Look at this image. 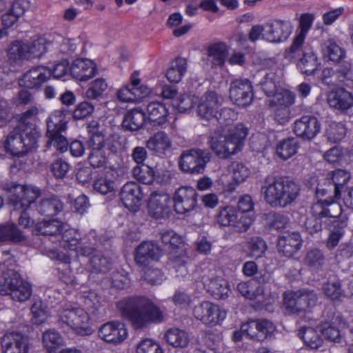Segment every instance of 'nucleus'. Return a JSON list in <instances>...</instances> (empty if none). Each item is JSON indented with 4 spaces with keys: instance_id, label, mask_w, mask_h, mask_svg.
<instances>
[{
    "instance_id": "obj_1",
    "label": "nucleus",
    "mask_w": 353,
    "mask_h": 353,
    "mask_svg": "<svg viewBox=\"0 0 353 353\" xmlns=\"http://www.w3.org/2000/svg\"><path fill=\"white\" fill-rule=\"evenodd\" d=\"M121 316L135 330L143 329L152 323H161L164 315L149 298L143 296L126 297L117 303Z\"/></svg>"
},
{
    "instance_id": "obj_2",
    "label": "nucleus",
    "mask_w": 353,
    "mask_h": 353,
    "mask_svg": "<svg viewBox=\"0 0 353 353\" xmlns=\"http://www.w3.org/2000/svg\"><path fill=\"white\" fill-rule=\"evenodd\" d=\"M261 194L272 208H285L296 201L300 186L290 177L268 175L262 182Z\"/></svg>"
},
{
    "instance_id": "obj_3",
    "label": "nucleus",
    "mask_w": 353,
    "mask_h": 353,
    "mask_svg": "<svg viewBox=\"0 0 353 353\" xmlns=\"http://www.w3.org/2000/svg\"><path fill=\"white\" fill-rule=\"evenodd\" d=\"M247 135L248 128L239 123L230 127L225 134L212 137L210 148L216 156L226 159L241 150Z\"/></svg>"
},
{
    "instance_id": "obj_4",
    "label": "nucleus",
    "mask_w": 353,
    "mask_h": 353,
    "mask_svg": "<svg viewBox=\"0 0 353 353\" xmlns=\"http://www.w3.org/2000/svg\"><path fill=\"white\" fill-rule=\"evenodd\" d=\"M90 246H84L81 248V254L90 256L88 268L92 274H103L111 269L112 261L100 250L101 244L95 230H91L87 235Z\"/></svg>"
},
{
    "instance_id": "obj_5",
    "label": "nucleus",
    "mask_w": 353,
    "mask_h": 353,
    "mask_svg": "<svg viewBox=\"0 0 353 353\" xmlns=\"http://www.w3.org/2000/svg\"><path fill=\"white\" fill-rule=\"evenodd\" d=\"M211 159V154L207 149L199 148L183 150L179 160L180 170L188 174H203L208 163Z\"/></svg>"
},
{
    "instance_id": "obj_6",
    "label": "nucleus",
    "mask_w": 353,
    "mask_h": 353,
    "mask_svg": "<svg viewBox=\"0 0 353 353\" xmlns=\"http://www.w3.org/2000/svg\"><path fill=\"white\" fill-rule=\"evenodd\" d=\"M88 321V315L84 310L77 307L63 310L59 315L58 323L63 332L72 330L79 335L86 336L92 332Z\"/></svg>"
},
{
    "instance_id": "obj_7",
    "label": "nucleus",
    "mask_w": 353,
    "mask_h": 353,
    "mask_svg": "<svg viewBox=\"0 0 353 353\" xmlns=\"http://www.w3.org/2000/svg\"><path fill=\"white\" fill-rule=\"evenodd\" d=\"M37 139L15 127L7 136L5 150L12 156L23 157L37 147Z\"/></svg>"
},
{
    "instance_id": "obj_8",
    "label": "nucleus",
    "mask_w": 353,
    "mask_h": 353,
    "mask_svg": "<svg viewBox=\"0 0 353 353\" xmlns=\"http://www.w3.org/2000/svg\"><path fill=\"white\" fill-rule=\"evenodd\" d=\"M317 301V294L314 290L301 289L284 294L283 304L290 314H299L307 312L314 307Z\"/></svg>"
},
{
    "instance_id": "obj_9",
    "label": "nucleus",
    "mask_w": 353,
    "mask_h": 353,
    "mask_svg": "<svg viewBox=\"0 0 353 353\" xmlns=\"http://www.w3.org/2000/svg\"><path fill=\"white\" fill-rule=\"evenodd\" d=\"M9 204L15 210H28L41 195V190L33 185L14 184L10 190Z\"/></svg>"
},
{
    "instance_id": "obj_10",
    "label": "nucleus",
    "mask_w": 353,
    "mask_h": 353,
    "mask_svg": "<svg viewBox=\"0 0 353 353\" xmlns=\"http://www.w3.org/2000/svg\"><path fill=\"white\" fill-rule=\"evenodd\" d=\"M67 128L66 122L63 121V114L61 111H55L47 121L46 135L49 138L48 144L63 153L67 151L68 142L62 132Z\"/></svg>"
},
{
    "instance_id": "obj_11",
    "label": "nucleus",
    "mask_w": 353,
    "mask_h": 353,
    "mask_svg": "<svg viewBox=\"0 0 353 353\" xmlns=\"http://www.w3.org/2000/svg\"><path fill=\"white\" fill-rule=\"evenodd\" d=\"M139 75L138 72H134L130 77V84L118 90L117 97L121 101L138 103L150 94V89L141 83Z\"/></svg>"
},
{
    "instance_id": "obj_12",
    "label": "nucleus",
    "mask_w": 353,
    "mask_h": 353,
    "mask_svg": "<svg viewBox=\"0 0 353 353\" xmlns=\"http://www.w3.org/2000/svg\"><path fill=\"white\" fill-rule=\"evenodd\" d=\"M196 190L191 186H181L173 195L174 208L177 214H185L197 207Z\"/></svg>"
},
{
    "instance_id": "obj_13",
    "label": "nucleus",
    "mask_w": 353,
    "mask_h": 353,
    "mask_svg": "<svg viewBox=\"0 0 353 353\" xmlns=\"http://www.w3.org/2000/svg\"><path fill=\"white\" fill-rule=\"evenodd\" d=\"M328 198H330V200L325 199L324 201L320 200L313 204L316 214L321 215L323 219H326L324 221L325 225L330 223V225H336L335 221H341L343 219L347 221L345 216H341L342 208L339 203L334 201L336 199L332 196H329Z\"/></svg>"
},
{
    "instance_id": "obj_14",
    "label": "nucleus",
    "mask_w": 353,
    "mask_h": 353,
    "mask_svg": "<svg viewBox=\"0 0 353 353\" xmlns=\"http://www.w3.org/2000/svg\"><path fill=\"white\" fill-rule=\"evenodd\" d=\"M193 314L196 319L206 325L219 324L226 316L225 310L209 301H203L196 305L193 310Z\"/></svg>"
},
{
    "instance_id": "obj_15",
    "label": "nucleus",
    "mask_w": 353,
    "mask_h": 353,
    "mask_svg": "<svg viewBox=\"0 0 353 353\" xmlns=\"http://www.w3.org/2000/svg\"><path fill=\"white\" fill-rule=\"evenodd\" d=\"M0 343L2 353H28L30 350L28 337L19 332L5 333Z\"/></svg>"
},
{
    "instance_id": "obj_16",
    "label": "nucleus",
    "mask_w": 353,
    "mask_h": 353,
    "mask_svg": "<svg viewBox=\"0 0 353 353\" xmlns=\"http://www.w3.org/2000/svg\"><path fill=\"white\" fill-rule=\"evenodd\" d=\"M230 97L238 106L249 105L254 98L251 82L247 79H236L231 83Z\"/></svg>"
},
{
    "instance_id": "obj_17",
    "label": "nucleus",
    "mask_w": 353,
    "mask_h": 353,
    "mask_svg": "<svg viewBox=\"0 0 353 353\" xmlns=\"http://www.w3.org/2000/svg\"><path fill=\"white\" fill-rule=\"evenodd\" d=\"M292 30L290 21L273 20L265 23V33L263 34L262 38L272 43L283 42L288 39Z\"/></svg>"
},
{
    "instance_id": "obj_18",
    "label": "nucleus",
    "mask_w": 353,
    "mask_h": 353,
    "mask_svg": "<svg viewBox=\"0 0 353 353\" xmlns=\"http://www.w3.org/2000/svg\"><path fill=\"white\" fill-rule=\"evenodd\" d=\"M321 130V124L312 115H305L296 119L293 124V132L303 140L314 139Z\"/></svg>"
},
{
    "instance_id": "obj_19",
    "label": "nucleus",
    "mask_w": 353,
    "mask_h": 353,
    "mask_svg": "<svg viewBox=\"0 0 353 353\" xmlns=\"http://www.w3.org/2000/svg\"><path fill=\"white\" fill-rule=\"evenodd\" d=\"M221 101L214 92H205L198 101L197 114L199 117L206 121L213 120L219 110Z\"/></svg>"
},
{
    "instance_id": "obj_20",
    "label": "nucleus",
    "mask_w": 353,
    "mask_h": 353,
    "mask_svg": "<svg viewBox=\"0 0 353 353\" xmlns=\"http://www.w3.org/2000/svg\"><path fill=\"white\" fill-rule=\"evenodd\" d=\"M50 69L47 67H34L19 79V85L28 89H38L50 79Z\"/></svg>"
},
{
    "instance_id": "obj_21",
    "label": "nucleus",
    "mask_w": 353,
    "mask_h": 353,
    "mask_svg": "<svg viewBox=\"0 0 353 353\" xmlns=\"http://www.w3.org/2000/svg\"><path fill=\"white\" fill-rule=\"evenodd\" d=\"M162 254V250L157 243L143 241L136 248L134 259L139 265H148L159 261Z\"/></svg>"
},
{
    "instance_id": "obj_22",
    "label": "nucleus",
    "mask_w": 353,
    "mask_h": 353,
    "mask_svg": "<svg viewBox=\"0 0 353 353\" xmlns=\"http://www.w3.org/2000/svg\"><path fill=\"white\" fill-rule=\"evenodd\" d=\"M170 196L163 191L152 192L148 207L150 215L155 218L163 219L167 216L170 212Z\"/></svg>"
},
{
    "instance_id": "obj_23",
    "label": "nucleus",
    "mask_w": 353,
    "mask_h": 353,
    "mask_svg": "<svg viewBox=\"0 0 353 353\" xmlns=\"http://www.w3.org/2000/svg\"><path fill=\"white\" fill-rule=\"evenodd\" d=\"M303 240L296 232H285L277 239V248L279 253L290 258L301 248Z\"/></svg>"
},
{
    "instance_id": "obj_24",
    "label": "nucleus",
    "mask_w": 353,
    "mask_h": 353,
    "mask_svg": "<svg viewBox=\"0 0 353 353\" xmlns=\"http://www.w3.org/2000/svg\"><path fill=\"white\" fill-rule=\"evenodd\" d=\"M201 280L207 292L215 299H221L228 296L230 288L228 281L224 279L215 276L210 270V274H204Z\"/></svg>"
},
{
    "instance_id": "obj_25",
    "label": "nucleus",
    "mask_w": 353,
    "mask_h": 353,
    "mask_svg": "<svg viewBox=\"0 0 353 353\" xmlns=\"http://www.w3.org/2000/svg\"><path fill=\"white\" fill-rule=\"evenodd\" d=\"M120 196L125 208L137 210L143 198L141 188L137 183L128 182L122 187Z\"/></svg>"
},
{
    "instance_id": "obj_26",
    "label": "nucleus",
    "mask_w": 353,
    "mask_h": 353,
    "mask_svg": "<svg viewBox=\"0 0 353 353\" xmlns=\"http://www.w3.org/2000/svg\"><path fill=\"white\" fill-rule=\"evenodd\" d=\"M99 336L106 342L118 343L125 339L128 331L123 323L108 322L101 326Z\"/></svg>"
},
{
    "instance_id": "obj_27",
    "label": "nucleus",
    "mask_w": 353,
    "mask_h": 353,
    "mask_svg": "<svg viewBox=\"0 0 353 353\" xmlns=\"http://www.w3.org/2000/svg\"><path fill=\"white\" fill-rule=\"evenodd\" d=\"M248 323V338L257 341H263L274 333L275 326L267 320L251 321Z\"/></svg>"
},
{
    "instance_id": "obj_28",
    "label": "nucleus",
    "mask_w": 353,
    "mask_h": 353,
    "mask_svg": "<svg viewBox=\"0 0 353 353\" xmlns=\"http://www.w3.org/2000/svg\"><path fill=\"white\" fill-rule=\"evenodd\" d=\"M12 259H8L0 263V294L3 296L8 294L21 277L16 270L8 267L12 265Z\"/></svg>"
},
{
    "instance_id": "obj_29",
    "label": "nucleus",
    "mask_w": 353,
    "mask_h": 353,
    "mask_svg": "<svg viewBox=\"0 0 353 353\" xmlns=\"http://www.w3.org/2000/svg\"><path fill=\"white\" fill-rule=\"evenodd\" d=\"M95 63L88 59L74 60L70 68L72 77L81 81H86L92 78L96 72Z\"/></svg>"
},
{
    "instance_id": "obj_30",
    "label": "nucleus",
    "mask_w": 353,
    "mask_h": 353,
    "mask_svg": "<svg viewBox=\"0 0 353 353\" xmlns=\"http://www.w3.org/2000/svg\"><path fill=\"white\" fill-rule=\"evenodd\" d=\"M345 325V320L339 313H334L329 322H325L321 332L325 339L339 343L341 341V334L339 329Z\"/></svg>"
},
{
    "instance_id": "obj_31",
    "label": "nucleus",
    "mask_w": 353,
    "mask_h": 353,
    "mask_svg": "<svg viewBox=\"0 0 353 353\" xmlns=\"http://www.w3.org/2000/svg\"><path fill=\"white\" fill-rule=\"evenodd\" d=\"M64 203L59 196L50 195L42 198L36 205L37 212L41 216H54L63 211Z\"/></svg>"
},
{
    "instance_id": "obj_32",
    "label": "nucleus",
    "mask_w": 353,
    "mask_h": 353,
    "mask_svg": "<svg viewBox=\"0 0 353 353\" xmlns=\"http://www.w3.org/2000/svg\"><path fill=\"white\" fill-rule=\"evenodd\" d=\"M88 160L92 167L99 168L105 165L107 157L105 150L103 149V141L101 139L97 137L94 141H88Z\"/></svg>"
},
{
    "instance_id": "obj_33",
    "label": "nucleus",
    "mask_w": 353,
    "mask_h": 353,
    "mask_svg": "<svg viewBox=\"0 0 353 353\" xmlns=\"http://www.w3.org/2000/svg\"><path fill=\"white\" fill-rule=\"evenodd\" d=\"M67 225L58 219L43 220L37 223L32 232L37 235L51 236L59 238Z\"/></svg>"
},
{
    "instance_id": "obj_34",
    "label": "nucleus",
    "mask_w": 353,
    "mask_h": 353,
    "mask_svg": "<svg viewBox=\"0 0 353 353\" xmlns=\"http://www.w3.org/2000/svg\"><path fill=\"white\" fill-rule=\"evenodd\" d=\"M321 63L316 54L310 48L305 46L302 52V56L297 63V68L302 74L307 76L312 75L318 70Z\"/></svg>"
},
{
    "instance_id": "obj_35",
    "label": "nucleus",
    "mask_w": 353,
    "mask_h": 353,
    "mask_svg": "<svg viewBox=\"0 0 353 353\" xmlns=\"http://www.w3.org/2000/svg\"><path fill=\"white\" fill-rule=\"evenodd\" d=\"M327 100L331 107L340 110H347L353 105L352 94L344 88L330 92Z\"/></svg>"
},
{
    "instance_id": "obj_36",
    "label": "nucleus",
    "mask_w": 353,
    "mask_h": 353,
    "mask_svg": "<svg viewBox=\"0 0 353 353\" xmlns=\"http://www.w3.org/2000/svg\"><path fill=\"white\" fill-rule=\"evenodd\" d=\"M39 114V109L36 106H32L28 110L18 115V125L16 128L23 130L28 134H30L39 137V132L36 128L37 116Z\"/></svg>"
},
{
    "instance_id": "obj_37",
    "label": "nucleus",
    "mask_w": 353,
    "mask_h": 353,
    "mask_svg": "<svg viewBox=\"0 0 353 353\" xmlns=\"http://www.w3.org/2000/svg\"><path fill=\"white\" fill-rule=\"evenodd\" d=\"M168 256L169 265L175 270L176 276L185 277L188 274L186 265L188 260L185 251L176 248L170 251Z\"/></svg>"
},
{
    "instance_id": "obj_38",
    "label": "nucleus",
    "mask_w": 353,
    "mask_h": 353,
    "mask_svg": "<svg viewBox=\"0 0 353 353\" xmlns=\"http://www.w3.org/2000/svg\"><path fill=\"white\" fill-rule=\"evenodd\" d=\"M79 234L72 229L64 228L59 238L60 243L66 250L77 251L81 254V248L84 246H90V242H82L79 239Z\"/></svg>"
},
{
    "instance_id": "obj_39",
    "label": "nucleus",
    "mask_w": 353,
    "mask_h": 353,
    "mask_svg": "<svg viewBox=\"0 0 353 353\" xmlns=\"http://www.w3.org/2000/svg\"><path fill=\"white\" fill-rule=\"evenodd\" d=\"M163 338L168 344L175 348H185L190 343L189 334L178 327L168 329Z\"/></svg>"
},
{
    "instance_id": "obj_40",
    "label": "nucleus",
    "mask_w": 353,
    "mask_h": 353,
    "mask_svg": "<svg viewBox=\"0 0 353 353\" xmlns=\"http://www.w3.org/2000/svg\"><path fill=\"white\" fill-rule=\"evenodd\" d=\"M26 3V0H17L13 2L11 8L1 17L3 30L7 31L6 28L14 25L18 19L25 13Z\"/></svg>"
},
{
    "instance_id": "obj_41",
    "label": "nucleus",
    "mask_w": 353,
    "mask_h": 353,
    "mask_svg": "<svg viewBox=\"0 0 353 353\" xmlns=\"http://www.w3.org/2000/svg\"><path fill=\"white\" fill-rule=\"evenodd\" d=\"M323 291L332 301H341L345 296L341 280L336 275L329 276L323 285Z\"/></svg>"
},
{
    "instance_id": "obj_42",
    "label": "nucleus",
    "mask_w": 353,
    "mask_h": 353,
    "mask_svg": "<svg viewBox=\"0 0 353 353\" xmlns=\"http://www.w3.org/2000/svg\"><path fill=\"white\" fill-rule=\"evenodd\" d=\"M145 122L144 112L138 108L128 111L123 120V127L129 131H137L143 128Z\"/></svg>"
},
{
    "instance_id": "obj_43",
    "label": "nucleus",
    "mask_w": 353,
    "mask_h": 353,
    "mask_svg": "<svg viewBox=\"0 0 353 353\" xmlns=\"http://www.w3.org/2000/svg\"><path fill=\"white\" fill-rule=\"evenodd\" d=\"M146 146L150 150L162 154L171 148L172 143L164 132H158L147 141Z\"/></svg>"
},
{
    "instance_id": "obj_44",
    "label": "nucleus",
    "mask_w": 353,
    "mask_h": 353,
    "mask_svg": "<svg viewBox=\"0 0 353 353\" xmlns=\"http://www.w3.org/2000/svg\"><path fill=\"white\" fill-rule=\"evenodd\" d=\"M322 52L325 57L335 63H340L346 56L345 50L333 39H330L323 43Z\"/></svg>"
},
{
    "instance_id": "obj_45",
    "label": "nucleus",
    "mask_w": 353,
    "mask_h": 353,
    "mask_svg": "<svg viewBox=\"0 0 353 353\" xmlns=\"http://www.w3.org/2000/svg\"><path fill=\"white\" fill-rule=\"evenodd\" d=\"M147 113L150 121L160 125L166 122L168 110L164 103L153 101L147 105Z\"/></svg>"
},
{
    "instance_id": "obj_46",
    "label": "nucleus",
    "mask_w": 353,
    "mask_h": 353,
    "mask_svg": "<svg viewBox=\"0 0 353 353\" xmlns=\"http://www.w3.org/2000/svg\"><path fill=\"white\" fill-rule=\"evenodd\" d=\"M350 172L344 170L338 169L332 172L330 183L331 189H333L334 197L336 199L341 198V192L345 188V185L350 180Z\"/></svg>"
},
{
    "instance_id": "obj_47",
    "label": "nucleus",
    "mask_w": 353,
    "mask_h": 353,
    "mask_svg": "<svg viewBox=\"0 0 353 353\" xmlns=\"http://www.w3.org/2000/svg\"><path fill=\"white\" fill-rule=\"evenodd\" d=\"M304 344L312 350H316L323 345V339L319 332L311 327H301L298 333Z\"/></svg>"
},
{
    "instance_id": "obj_48",
    "label": "nucleus",
    "mask_w": 353,
    "mask_h": 353,
    "mask_svg": "<svg viewBox=\"0 0 353 353\" xmlns=\"http://www.w3.org/2000/svg\"><path fill=\"white\" fill-rule=\"evenodd\" d=\"M187 71L186 59L177 57L172 61L170 68L166 72L168 80L172 83H179Z\"/></svg>"
},
{
    "instance_id": "obj_49",
    "label": "nucleus",
    "mask_w": 353,
    "mask_h": 353,
    "mask_svg": "<svg viewBox=\"0 0 353 353\" xmlns=\"http://www.w3.org/2000/svg\"><path fill=\"white\" fill-rule=\"evenodd\" d=\"M32 292L31 285L20 277L8 295L10 296L13 301L22 303L30 298Z\"/></svg>"
},
{
    "instance_id": "obj_50",
    "label": "nucleus",
    "mask_w": 353,
    "mask_h": 353,
    "mask_svg": "<svg viewBox=\"0 0 353 353\" xmlns=\"http://www.w3.org/2000/svg\"><path fill=\"white\" fill-rule=\"evenodd\" d=\"M299 143L296 138L283 139L276 146V154L283 160H287L297 152Z\"/></svg>"
},
{
    "instance_id": "obj_51",
    "label": "nucleus",
    "mask_w": 353,
    "mask_h": 353,
    "mask_svg": "<svg viewBox=\"0 0 353 353\" xmlns=\"http://www.w3.org/2000/svg\"><path fill=\"white\" fill-rule=\"evenodd\" d=\"M228 54L227 46L223 42L213 43L208 49V55L212 59V64L214 65H223Z\"/></svg>"
},
{
    "instance_id": "obj_52",
    "label": "nucleus",
    "mask_w": 353,
    "mask_h": 353,
    "mask_svg": "<svg viewBox=\"0 0 353 353\" xmlns=\"http://www.w3.org/2000/svg\"><path fill=\"white\" fill-rule=\"evenodd\" d=\"M335 223L336 225H330V223H326V226L330 230L326 244L327 248L330 250L333 249L338 245L344 234V228L347 225L346 219H343L341 221H335Z\"/></svg>"
},
{
    "instance_id": "obj_53",
    "label": "nucleus",
    "mask_w": 353,
    "mask_h": 353,
    "mask_svg": "<svg viewBox=\"0 0 353 353\" xmlns=\"http://www.w3.org/2000/svg\"><path fill=\"white\" fill-rule=\"evenodd\" d=\"M303 261L310 268L321 270L325 262V257L323 252L317 248H312L307 251Z\"/></svg>"
},
{
    "instance_id": "obj_54",
    "label": "nucleus",
    "mask_w": 353,
    "mask_h": 353,
    "mask_svg": "<svg viewBox=\"0 0 353 353\" xmlns=\"http://www.w3.org/2000/svg\"><path fill=\"white\" fill-rule=\"evenodd\" d=\"M346 135V128L343 123L331 122L325 129L327 140L331 143H336L341 141Z\"/></svg>"
},
{
    "instance_id": "obj_55",
    "label": "nucleus",
    "mask_w": 353,
    "mask_h": 353,
    "mask_svg": "<svg viewBox=\"0 0 353 353\" xmlns=\"http://www.w3.org/2000/svg\"><path fill=\"white\" fill-rule=\"evenodd\" d=\"M28 47L26 43L21 41H14L8 48V56L10 60H29Z\"/></svg>"
},
{
    "instance_id": "obj_56",
    "label": "nucleus",
    "mask_w": 353,
    "mask_h": 353,
    "mask_svg": "<svg viewBox=\"0 0 353 353\" xmlns=\"http://www.w3.org/2000/svg\"><path fill=\"white\" fill-rule=\"evenodd\" d=\"M42 341L49 353H55L57 348L62 344L63 339L58 332L48 330L43 333Z\"/></svg>"
},
{
    "instance_id": "obj_57",
    "label": "nucleus",
    "mask_w": 353,
    "mask_h": 353,
    "mask_svg": "<svg viewBox=\"0 0 353 353\" xmlns=\"http://www.w3.org/2000/svg\"><path fill=\"white\" fill-rule=\"evenodd\" d=\"M270 101V106H282L290 108L295 102L296 95L294 92L284 90L274 93Z\"/></svg>"
},
{
    "instance_id": "obj_58",
    "label": "nucleus",
    "mask_w": 353,
    "mask_h": 353,
    "mask_svg": "<svg viewBox=\"0 0 353 353\" xmlns=\"http://www.w3.org/2000/svg\"><path fill=\"white\" fill-rule=\"evenodd\" d=\"M29 59L40 57L47 51L48 45L51 44L43 37H39L27 43Z\"/></svg>"
},
{
    "instance_id": "obj_59",
    "label": "nucleus",
    "mask_w": 353,
    "mask_h": 353,
    "mask_svg": "<svg viewBox=\"0 0 353 353\" xmlns=\"http://www.w3.org/2000/svg\"><path fill=\"white\" fill-rule=\"evenodd\" d=\"M238 212L232 206H225L219 210L216 216V223L223 227L232 226L234 220L236 219Z\"/></svg>"
},
{
    "instance_id": "obj_60",
    "label": "nucleus",
    "mask_w": 353,
    "mask_h": 353,
    "mask_svg": "<svg viewBox=\"0 0 353 353\" xmlns=\"http://www.w3.org/2000/svg\"><path fill=\"white\" fill-rule=\"evenodd\" d=\"M132 175L143 184H150L154 179V170L145 164L135 166L132 170Z\"/></svg>"
},
{
    "instance_id": "obj_61",
    "label": "nucleus",
    "mask_w": 353,
    "mask_h": 353,
    "mask_svg": "<svg viewBox=\"0 0 353 353\" xmlns=\"http://www.w3.org/2000/svg\"><path fill=\"white\" fill-rule=\"evenodd\" d=\"M247 247L251 257H261L267 250V245L263 239L259 236H253L247 242Z\"/></svg>"
},
{
    "instance_id": "obj_62",
    "label": "nucleus",
    "mask_w": 353,
    "mask_h": 353,
    "mask_svg": "<svg viewBox=\"0 0 353 353\" xmlns=\"http://www.w3.org/2000/svg\"><path fill=\"white\" fill-rule=\"evenodd\" d=\"M323 216L316 214L314 212V205H312L310 211V215L307 217L304 225L306 230L311 234L317 233L322 230Z\"/></svg>"
},
{
    "instance_id": "obj_63",
    "label": "nucleus",
    "mask_w": 353,
    "mask_h": 353,
    "mask_svg": "<svg viewBox=\"0 0 353 353\" xmlns=\"http://www.w3.org/2000/svg\"><path fill=\"white\" fill-rule=\"evenodd\" d=\"M277 75L273 71L265 73L263 79L259 82L263 91L267 96H271L276 90Z\"/></svg>"
},
{
    "instance_id": "obj_64",
    "label": "nucleus",
    "mask_w": 353,
    "mask_h": 353,
    "mask_svg": "<svg viewBox=\"0 0 353 353\" xmlns=\"http://www.w3.org/2000/svg\"><path fill=\"white\" fill-rule=\"evenodd\" d=\"M336 86L347 84V81L353 79L351 64L349 62H343L336 68Z\"/></svg>"
}]
</instances>
